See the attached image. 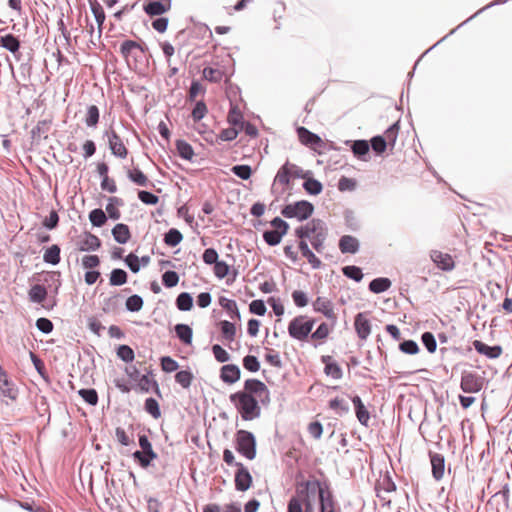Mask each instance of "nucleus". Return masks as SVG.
<instances>
[{
  "instance_id": "obj_6",
  "label": "nucleus",
  "mask_w": 512,
  "mask_h": 512,
  "mask_svg": "<svg viewBox=\"0 0 512 512\" xmlns=\"http://www.w3.org/2000/svg\"><path fill=\"white\" fill-rule=\"evenodd\" d=\"M312 494L308 491L306 482L297 489V495L291 497L288 502L287 512H303V510L315 511L313 507Z\"/></svg>"
},
{
  "instance_id": "obj_11",
  "label": "nucleus",
  "mask_w": 512,
  "mask_h": 512,
  "mask_svg": "<svg viewBox=\"0 0 512 512\" xmlns=\"http://www.w3.org/2000/svg\"><path fill=\"white\" fill-rule=\"evenodd\" d=\"M460 387L465 393H477L483 387V378L474 372L463 371Z\"/></svg>"
},
{
  "instance_id": "obj_34",
  "label": "nucleus",
  "mask_w": 512,
  "mask_h": 512,
  "mask_svg": "<svg viewBox=\"0 0 512 512\" xmlns=\"http://www.w3.org/2000/svg\"><path fill=\"white\" fill-rule=\"evenodd\" d=\"M175 382L178 383L182 388L189 389L193 380V373L188 370H180L175 374Z\"/></svg>"
},
{
  "instance_id": "obj_64",
  "label": "nucleus",
  "mask_w": 512,
  "mask_h": 512,
  "mask_svg": "<svg viewBox=\"0 0 512 512\" xmlns=\"http://www.w3.org/2000/svg\"><path fill=\"white\" fill-rule=\"evenodd\" d=\"M240 132V130L230 126L229 128L223 129L219 133L218 138L222 141H232L237 138Z\"/></svg>"
},
{
  "instance_id": "obj_37",
  "label": "nucleus",
  "mask_w": 512,
  "mask_h": 512,
  "mask_svg": "<svg viewBox=\"0 0 512 512\" xmlns=\"http://www.w3.org/2000/svg\"><path fill=\"white\" fill-rule=\"evenodd\" d=\"M221 338L224 342H232L236 335L235 322H221Z\"/></svg>"
},
{
  "instance_id": "obj_30",
  "label": "nucleus",
  "mask_w": 512,
  "mask_h": 512,
  "mask_svg": "<svg viewBox=\"0 0 512 512\" xmlns=\"http://www.w3.org/2000/svg\"><path fill=\"white\" fill-rule=\"evenodd\" d=\"M328 406L338 416H343L347 414L350 410L348 402L339 397L331 399L328 403Z\"/></svg>"
},
{
  "instance_id": "obj_21",
  "label": "nucleus",
  "mask_w": 512,
  "mask_h": 512,
  "mask_svg": "<svg viewBox=\"0 0 512 512\" xmlns=\"http://www.w3.org/2000/svg\"><path fill=\"white\" fill-rule=\"evenodd\" d=\"M240 369L237 365L226 364L221 367L220 379L227 384H233L240 378Z\"/></svg>"
},
{
  "instance_id": "obj_44",
  "label": "nucleus",
  "mask_w": 512,
  "mask_h": 512,
  "mask_svg": "<svg viewBox=\"0 0 512 512\" xmlns=\"http://www.w3.org/2000/svg\"><path fill=\"white\" fill-rule=\"evenodd\" d=\"M121 204V200L117 197H110L109 202L106 206V212L111 219L118 220L121 213L118 209V205Z\"/></svg>"
},
{
  "instance_id": "obj_51",
  "label": "nucleus",
  "mask_w": 512,
  "mask_h": 512,
  "mask_svg": "<svg viewBox=\"0 0 512 512\" xmlns=\"http://www.w3.org/2000/svg\"><path fill=\"white\" fill-rule=\"evenodd\" d=\"M314 308L315 310L322 312L323 315L326 316L327 318L334 317L331 303L327 300L318 298L314 303Z\"/></svg>"
},
{
  "instance_id": "obj_46",
  "label": "nucleus",
  "mask_w": 512,
  "mask_h": 512,
  "mask_svg": "<svg viewBox=\"0 0 512 512\" xmlns=\"http://www.w3.org/2000/svg\"><path fill=\"white\" fill-rule=\"evenodd\" d=\"M29 296L32 301L41 303L46 299L47 290L44 286L36 284L31 287Z\"/></svg>"
},
{
  "instance_id": "obj_41",
  "label": "nucleus",
  "mask_w": 512,
  "mask_h": 512,
  "mask_svg": "<svg viewBox=\"0 0 512 512\" xmlns=\"http://www.w3.org/2000/svg\"><path fill=\"white\" fill-rule=\"evenodd\" d=\"M145 411L150 414L154 419L161 417V410L158 401L155 398L149 397L144 402Z\"/></svg>"
},
{
  "instance_id": "obj_31",
  "label": "nucleus",
  "mask_w": 512,
  "mask_h": 512,
  "mask_svg": "<svg viewBox=\"0 0 512 512\" xmlns=\"http://www.w3.org/2000/svg\"><path fill=\"white\" fill-rule=\"evenodd\" d=\"M299 249L303 255L310 263L313 268H319L321 266V261L315 254L309 249L308 244L305 240L299 242Z\"/></svg>"
},
{
  "instance_id": "obj_17",
  "label": "nucleus",
  "mask_w": 512,
  "mask_h": 512,
  "mask_svg": "<svg viewBox=\"0 0 512 512\" xmlns=\"http://www.w3.org/2000/svg\"><path fill=\"white\" fill-rule=\"evenodd\" d=\"M431 260L436 264V266L444 271H451L455 262L452 256L448 253H443L438 250H433L430 254Z\"/></svg>"
},
{
  "instance_id": "obj_40",
  "label": "nucleus",
  "mask_w": 512,
  "mask_h": 512,
  "mask_svg": "<svg viewBox=\"0 0 512 512\" xmlns=\"http://www.w3.org/2000/svg\"><path fill=\"white\" fill-rule=\"evenodd\" d=\"M176 148L181 158L185 160H191L193 158L194 150L188 142L184 140H178L176 142Z\"/></svg>"
},
{
  "instance_id": "obj_52",
  "label": "nucleus",
  "mask_w": 512,
  "mask_h": 512,
  "mask_svg": "<svg viewBox=\"0 0 512 512\" xmlns=\"http://www.w3.org/2000/svg\"><path fill=\"white\" fill-rule=\"evenodd\" d=\"M89 220L96 227L103 226L107 221V216L102 209H94L89 213Z\"/></svg>"
},
{
  "instance_id": "obj_25",
  "label": "nucleus",
  "mask_w": 512,
  "mask_h": 512,
  "mask_svg": "<svg viewBox=\"0 0 512 512\" xmlns=\"http://www.w3.org/2000/svg\"><path fill=\"white\" fill-rule=\"evenodd\" d=\"M473 346L478 353L485 355L490 359L499 357L502 352L500 346H488L480 340H475L473 342Z\"/></svg>"
},
{
  "instance_id": "obj_14",
  "label": "nucleus",
  "mask_w": 512,
  "mask_h": 512,
  "mask_svg": "<svg viewBox=\"0 0 512 512\" xmlns=\"http://www.w3.org/2000/svg\"><path fill=\"white\" fill-rule=\"evenodd\" d=\"M237 471L235 473V488L237 491H247L252 484V475L242 463H235Z\"/></svg>"
},
{
  "instance_id": "obj_60",
  "label": "nucleus",
  "mask_w": 512,
  "mask_h": 512,
  "mask_svg": "<svg viewBox=\"0 0 512 512\" xmlns=\"http://www.w3.org/2000/svg\"><path fill=\"white\" fill-rule=\"evenodd\" d=\"M401 352L408 355H415L419 352L418 344L413 340H405L399 345Z\"/></svg>"
},
{
  "instance_id": "obj_28",
  "label": "nucleus",
  "mask_w": 512,
  "mask_h": 512,
  "mask_svg": "<svg viewBox=\"0 0 512 512\" xmlns=\"http://www.w3.org/2000/svg\"><path fill=\"white\" fill-rule=\"evenodd\" d=\"M112 235L115 241H117L120 244L127 243L131 238L129 227L123 223L115 225V227L112 229Z\"/></svg>"
},
{
  "instance_id": "obj_58",
  "label": "nucleus",
  "mask_w": 512,
  "mask_h": 512,
  "mask_svg": "<svg viewBox=\"0 0 512 512\" xmlns=\"http://www.w3.org/2000/svg\"><path fill=\"white\" fill-rule=\"evenodd\" d=\"M212 353L219 363H225L230 360L229 353L219 344L212 346Z\"/></svg>"
},
{
  "instance_id": "obj_32",
  "label": "nucleus",
  "mask_w": 512,
  "mask_h": 512,
  "mask_svg": "<svg viewBox=\"0 0 512 512\" xmlns=\"http://www.w3.org/2000/svg\"><path fill=\"white\" fill-rule=\"evenodd\" d=\"M302 179L305 180L303 183V188L307 193L311 195H318L322 192V184L318 180L312 178L310 174L306 177H302Z\"/></svg>"
},
{
  "instance_id": "obj_12",
  "label": "nucleus",
  "mask_w": 512,
  "mask_h": 512,
  "mask_svg": "<svg viewBox=\"0 0 512 512\" xmlns=\"http://www.w3.org/2000/svg\"><path fill=\"white\" fill-rule=\"evenodd\" d=\"M106 135L111 153L118 158L125 159L128 155V149L120 135L114 129L107 131Z\"/></svg>"
},
{
  "instance_id": "obj_63",
  "label": "nucleus",
  "mask_w": 512,
  "mask_h": 512,
  "mask_svg": "<svg viewBox=\"0 0 512 512\" xmlns=\"http://www.w3.org/2000/svg\"><path fill=\"white\" fill-rule=\"evenodd\" d=\"M343 274L348 278H351L355 281H360L363 278V273L361 269L357 266H346L343 268Z\"/></svg>"
},
{
  "instance_id": "obj_13",
  "label": "nucleus",
  "mask_w": 512,
  "mask_h": 512,
  "mask_svg": "<svg viewBox=\"0 0 512 512\" xmlns=\"http://www.w3.org/2000/svg\"><path fill=\"white\" fill-rule=\"evenodd\" d=\"M75 245L76 249L80 252L95 251L101 246V241L96 235L84 232L77 237Z\"/></svg>"
},
{
  "instance_id": "obj_22",
  "label": "nucleus",
  "mask_w": 512,
  "mask_h": 512,
  "mask_svg": "<svg viewBox=\"0 0 512 512\" xmlns=\"http://www.w3.org/2000/svg\"><path fill=\"white\" fill-rule=\"evenodd\" d=\"M137 387L142 393H149L152 390L158 397H162L158 382L148 375L141 376Z\"/></svg>"
},
{
  "instance_id": "obj_36",
  "label": "nucleus",
  "mask_w": 512,
  "mask_h": 512,
  "mask_svg": "<svg viewBox=\"0 0 512 512\" xmlns=\"http://www.w3.org/2000/svg\"><path fill=\"white\" fill-rule=\"evenodd\" d=\"M399 130V123L395 122L384 132V135L382 137L385 139V142L389 147H394L399 134Z\"/></svg>"
},
{
  "instance_id": "obj_2",
  "label": "nucleus",
  "mask_w": 512,
  "mask_h": 512,
  "mask_svg": "<svg viewBox=\"0 0 512 512\" xmlns=\"http://www.w3.org/2000/svg\"><path fill=\"white\" fill-rule=\"evenodd\" d=\"M306 486L312 494V498H318L319 512H341V508L327 483L319 480H308Z\"/></svg>"
},
{
  "instance_id": "obj_19",
  "label": "nucleus",
  "mask_w": 512,
  "mask_h": 512,
  "mask_svg": "<svg viewBox=\"0 0 512 512\" xmlns=\"http://www.w3.org/2000/svg\"><path fill=\"white\" fill-rule=\"evenodd\" d=\"M171 0H166V3L164 1H152L144 5L143 10L147 15L150 17L154 16H160L171 8Z\"/></svg>"
},
{
  "instance_id": "obj_15",
  "label": "nucleus",
  "mask_w": 512,
  "mask_h": 512,
  "mask_svg": "<svg viewBox=\"0 0 512 512\" xmlns=\"http://www.w3.org/2000/svg\"><path fill=\"white\" fill-rule=\"evenodd\" d=\"M0 394L12 401H15L19 395L17 385L9 378L5 370L0 375Z\"/></svg>"
},
{
  "instance_id": "obj_26",
  "label": "nucleus",
  "mask_w": 512,
  "mask_h": 512,
  "mask_svg": "<svg viewBox=\"0 0 512 512\" xmlns=\"http://www.w3.org/2000/svg\"><path fill=\"white\" fill-rule=\"evenodd\" d=\"M359 242L358 240L350 235H344L339 241V249L342 253L354 254L358 251Z\"/></svg>"
},
{
  "instance_id": "obj_1",
  "label": "nucleus",
  "mask_w": 512,
  "mask_h": 512,
  "mask_svg": "<svg viewBox=\"0 0 512 512\" xmlns=\"http://www.w3.org/2000/svg\"><path fill=\"white\" fill-rule=\"evenodd\" d=\"M243 420L250 421L256 418V378L247 379L243 390L229 396Z\"/></svg>"
},
{
  "instance_id": "obj_53",
  "label": "nucleus",
  "mask_w": 512,
  "mask_h": 512,
  "mask_svg": "<svg viewBox=\"0 0 512 512\" xmlns=\"http://www.w3.org/2000/svg\"><path fill=\"white\" fill-rule=\"evenodd\" d=\"M176 304L178 309L182 311H188L192 308L193 299L189 293L183 292L178 295Z\"/></svg>"
},
{
  "instance_id": "obj_55",
  "label": "nucleus",
  "mask_w": 512,
  "mask_h": 512,
  "mask_svg": "<svg viewBox=\"0 0 512 512\" xmlns=\"http://www.w3.org/2000/svg\"><path fill=\"white\" fill-rule=\"evenodd\" d=\"M135 50L142 51L139 43L133 40H126L121 44L120 51L125 58H128L133 54Z\"/></svg>"
},
{
  "instance_id": "obj_38",
  "label": "nucleus",
  "mask_w": 512,
  "mask_h": 512,
  "mask_svg": "<svg viewBox=\"0 0 512 512\" xmlns=\"http://www.w3.org/2000/svg\"><path fill=\"white\" fill-rule=\"evenodd\" d=\"M129 179L138 186L146 187L149 184L148 177L138 168L128 171Z\"/></svg>"
},
{
  "instance_id": "obj_54",
  "label": "nucleus",
  "mask_w": 512,
  "mask_h": 512,
  "mask_svg": "<svg viewBox=\"0 0 512 512\" xmlns=\"http://www.w3.org/2000/svg\"><path fill=\"white\" fill-rule=\"evenodd\" d=\"M160 365L164 372L172 373L178 370V362L170 356H162L160 358Z\"/></svg>"
},
{
  "instance_id": "obj_48",
  "label": "nucleus",
  "mask_w": 512,
  "mask_h": 512,
  "mask_svg": "<svg viewBox=\"0 0 512 512\" xmlns=\"http://www.w3.org/2000/svg\"><path fill=\"white\" fill-rule=\"evenodd\" d=\"M29 355H30V359H31L36 371L38 372V374L44 380L48 381V374H47L45 363L43 362V360L32 351H30Z\"/></svg>"
},
{
  "instance_id": "obj_56",
  "label": "nucleus",
  "mask_w": 512,
  "mask_h": 512,
  "mask_svg": "<svg viewBox=\"0 0 512 512\" xmlns=\"http://www.w3.org/2000/svg\"><path fill=\"white\" fill-rule=\"evenodd\" d=\"M127 281V273L122 269H114L110 275V284L113 286H120Z\"/></svg>"
},
{
  "instance_id": "obj_29",
  "label": "nucleus",
  "mask_w": 512,
  "mask_h": 512,
  "mask_svg": "<svg viewBox=\"0 0 512 512\" xmlns=\"http://www.w3.org/2000/svg\"><path fill=\"white\" fill-rule=\"evenodd\" d=\"M0 46L16 54L20 49V41L13 34L0 35Z\"/></svg>"
},
{
  "instance_id": "obj_50",
  "label": "nucleus",
  "mask_w": 512,
  "mask_h": 512,
  "mask_svg": "<svg viewBox=\"0 0 512 512\" xmlns=\"http://www.w3.org/2000/svg\"><path fill=\"white\" fill-rule=\"evenodd\" d=\"M421 342L430 354H433L436 352L437 342H436V338L433 333L424 332L421 335Z\"/></svg>"
},
{
  "instance_id": "obj_20",
  "label": "nucleus",
  "mask_w": 512,
  "mask_h": 512,
  "mask_svg": "<svg viewBox=\"0 0 512 512\" xmlns=\"http://www.w3.org/2000/svg\"><path fill=\"white\" fill-rule=\"evenodd\" d=\"M430 462L432 467V475L435 480L439 481L443 478L445 472V459L444 456L439 453H431Z\"/></svg>"
},
{
  "instance_id": "obj_7",
  "label": "nucleus",
  "mask_w": 512,
  "mask_h": 512,
  "mask_svg": "<svg viewBox=\"0 0 512 512\" xmlns=\"http://www.w3.org/2000/svg\"><path fill=\"white\" fill-rule=\"evenodd\" d=\"M311 174L310 171H303L299 166L286 162L277 172L274 183L287 188L291 180L306 177Z\"/></svg>"
},
{
  "instance_id": "obj_9",
  "label": "nucleus",
  "mask_w": 512,
  "mask_h": 512,
  "mask_svg": "<svg viewBox=\"0 0 512 512\" xmlns=\"http://www.w3.org/2000/svg\"><path fill=\"white\" fill-rule=\"evenodd\" d=\"M227 122L230 126L240 131L245 130L248 135L252 136L256 134L255 127L252 124L245 122L243 113L237 105H231L227 114Z\"/></svg>"
},
{
  "instance_id": "obj_24",
  "label": "nucleus",
  "mask_w": 512,
  "mask_h": 512,
  "mask_svg": "<svg viewBox=\"0 0 512 512\" xmlns=\"http://www.w3.org/2000/svg\"><path fill=\"white\" fill-rule=\"evenodd\" d=\"M321 361L325 364L324 372L327 376H330L333 379L342 378V369L335 361H333L331 356L324 355L321 357Z\"/></svg>"
},
{
  "instance_id": "obj_5",
  "label": "nucleus",
  "mask_w": 512,
  "mask_h": 512,
  "mask_svg": "<svg viewBox=\"0 0 512 512\" xmlns=\"http://www.w3.org/2000/svg\"><path fill=\"white\" fill-rule=\"evenodd\" d=\"M138 444L141 450L133 452L132 457L140 467L147 468L151 465L152 461L158 458V454L153 450L152 444L146 434L138 435Z\"/></svg>"
},
{
  "instance_id": "obj_59",
  "label": "nucleus",
  "mask_w": 512,
  "mask_h": 512,
  "mask_svg": "<svg viewBox=\"0 0 512 512\" xmlns=\"http://www.w3.org/2000/svg\"><path fill=\"white\" fill-rule=\"evenodd\" d=\"M208 112L207 106L204 101L200 100L196 102L195 107L192 110V118L195 122L200 121Z\"/></svg>"
},
{
  "instance_id": "obj_10",
  "label": "nucleus",
  "mask_w": 512,
  "mask_h": 512,
  "mask_svg": "<svg viewBox=\"0 0 512 512\" xmlns=\"http://www.w3.org/2000/svg\"><path fill=\"white\" fill-rule=\"evenodd\" d=\"M271 226L273 229L270 231H265L263 238L267 244L274 246L280 243L282 236L286 234L288 230V224L281 218L276 217L271 221Z\"/></svg>"
},
{
  "instance_id": "obj_4",
  "label": "nucleus",
  "mask_w": 512,
  "mask_h": 512,
  "mask_svg": "<svg viewBox=\"0 0 512 512\" xmlns=\"http://www.w3.org/2000/svg\"><path fill=\"white\" fill-rule=\"evenodd\" d=\"M235 450L243 457L252 460L256 457V437L247 430H237L235 433Z\"/></svg>"
},
{
  "instance_id": "obj_23",
  "label": "nucleus",
  "mask_w": 512,
  "mask_h": 512,
  "mask_svg": "<svg viewBox=\"0 0 512 512\" xmlns=\"http://www.w3.org/2000/svg\"><path fill=\"white\" fill-rule=\"evenodd\" d=\"M352 403L354 405L355 414L358 421L360 422V424L367 427L370 420V413L363 404L361 398L358 395H355L354 397H352Z\"/></svg>"
},
{
  "instance_id": "obj_3",
  "label": "nucleus",
  "mask_w": 512,
  "mask_h": 512,
  "mask_svg": "<svg viewBox=\"0 0 512 512\" xmlns=\"http://www.w3.org/2000/svg\"><path fill=\"white\" fill-rule=\"evenodd\" d=\"M296 236L300 241L309 239L313 248L321 253L323 251V244L326 238V229L324 224L319 219H312L305 225L298 227L295 230Z\"/></svg>"
},
{
  "instance_id": "obj_18",
  "label": "nucleus",
  "mask_w": 512,
  "mask_h": 512,
  "mask_svg": "<svg viewBox=\"0 0 512 512\" xmlns=\"http://www.w3.org/2000/svg\"><path fill=\"white\" fill-rule=\"evenodd\" d=\"M314 322H289L290 335L298 340L305 339L311 332Z\"/></svg>"
},
{
  "instance_id": "obj_47",
  "label": "nucleus",
  "mask_w": 512,
  "mask_h": 512,
  "mask_svg": "<svg viewBox=\"0 0 512 512\" xmlns=\"http://www.w3.org/2000/svg\"><path fill=\"white\" fill-rule=\"evenodd\" d=\"M219 304L221 305V307L223 309H225L227 311L229 317H231V318L240 317L239 313H238L236 302L234 300H231V299H228L225 297H220Z\"/></svg>"
},
{
  "instance_id": "obj_27",
  "label": "nucleus",
  "mask_w": 512,
  "mask_h": 512,
  "mask_svg": "<svg viewBox=\"0 0 512 512\" xmlns=\"http://www.w3.org/2000/svg\"><path fill=\"white\" fill-rule=\"evenodd\" d=\"M174 330H175L177 338L183 344L189 345V344L192 343L193 330H192V328L189 325L184 324V323H178L174 327Z\"/></svg>"
},
{
  "instance_id": "obj_62",
  "label": "nucleus",
  "mask_w": 512,
  "mask_h": 512,
  "mask_svg": "<svg viewBox=\"0 0 512 512\" xmlns=\"http://www.w3.org/2000/svg\"><path fill=\"white\" fill-rule=\"evenodd\" d=\"M356 185H357L356 180L343 176L339 179L338 189L341 192L353 191L356 188Z\"/></svg>"
},
{
  "instance_id": "obj_57",
  "label": "nucleus",
  "mask_w": 512,
  "mask_h": 512,
  "mask_svg": "<svg viewBox=\"0 0 512 512\" xmlns=\"http://www.w3.org/2000/svg\"><path fill=\"white\" fill-rule=\"evenodd\" d=\"M352 151L355 156L362 157L369 152V144L366 140H356L352 144Z\"/></svg>"
},
{
  "instance_id": "obj_35",
  "label": "nucleus",
  "mask_w": 512,
  "mask_h": 512,
  "mask_svg": "<svg viewBox=\"0 0 512 512\" xmlns=\"http://www.w3.org/2000/svg\"><path fill=\"white\" fill-rule=\"evenodd\" d=\"M116 355L125 363H132L135 359L134 350L126 344L119 345L116 350Z\"/></svg>"
},
{
  "instance_id": "obj_16",
  "label": "nucleus",
  "mask_w": 512,
  "mask_h": 512,
  "mask_svg": "<svg viewBox=\"0 0 512 512\" xmlns=\"http://www.w3.org/2000/svg\"><path fill=\"white\" fill-rule=\"evenodd\" d=\"M297 135H298L300 142L303 145H306L313 150H318L319 148H321L323 146L322 139L318 135L312 133L305 127H299L297 129Z\"/></svg>"
},
{
  "instance_id": "obj_8",
  "label": "nucleus",
  "mask_w": 512,
  "mask_h": 512,
  "mask_svg": "<svg viewBox=\"0 0 512 512\" xmlns=\"http://www.w3.org/2000/svg\"><path fill=\"white\" fill-rule=\"evenodd\" d=\"M313 211L314 206L310 202L302 200L286 205L281 213L286 218H297L302 221L308 219Z\"/></svg>"
},
{
  "instance_id": "obj_43",
  "label": "nucleus",
  "mask_w": 512,
  "mask_h": 512,
  "mask_svg": "<svg viewBox=\"0 0 512 512\" xmlns=\"http://www.w3.org/2000/svg\"><path fill=\"white\" fill-rule=\"evenodd\" d=\"M79 396L89 405L95 406L98 403V393L93 388H83L78 391Z\"/></svg>"
},
{
  "instance_id": "obj_61",
  "label": "nucleus",
  "mask_w": 512,
  "mask_h": 512,
  "mask_svg": "<svg viewBox=\"0 0 512 512\" xmlns=\"http://www.w3.org/2000/svg\"><path fill=\"white\" fill-rule=\"evenodd\" d=\"M162 282L168 288L175 287L179 282V276L175 271H166L162 275Z\"/></svg>"
},
{
  "instance_id": "obj_33",
  "label": "nucleus",
  "mask_w": 512,
  "mask_h": 512,
  "mask_svg": "<svg viewBox=\"0 0 512 512\" xmlns=\"http://www.w3.org/2000/svg\"><path fill=\"white\" fill-rule=\"evenodd\" d=\"M100 111L96 105H89L86 109L85 124L88 127H96L99 123Z\"/></svg>"
},
{
  "instance_id": "obj_45",
  "label": "nucleus",
  "mask_w": 512,
  "mask_h": 512,
  "mask_svg": "<svg viewBox=\"0 0 512 512\" xmlns=\"http://www.w3.org/2000/svg\"><path fill=\"white\" fill-rule=\"evenodd\" d=\"M183 240L181 232L175 228H171L164 236V242L170 247L177 246Z\"/></svg>"
},
{
  "instance_id": "obj_49",
  "label": "nucleus",
  "mask_w": 512,
  "mask_h": 512,
  "mask_svg": "<svg viewBox=\"0 0 512 512\" xmlns=\"http://www.w3.org/2000/svg\"><path fill=\"white\" fill-rule=\"evenodd\" d=\"M391 285L388 278H376L369 284V289L374 293H381L386 291Z\"/></svg>"
},
{
  "instance_id": "obj_42",
  "label": "nucleus",
  "mask_w": 512,
  "mask_h": 512,
  "mask_svg": "<svg viewBox=\"0 0 512 512\" xmlns=\"http://www.w3.org/2000/svg\"><path fill=\"white\" fill-rule=\"evenodd\" d=\"M43 259L46 263H50L53 265H56L60 262V248L58 245L54 244L51 247H49L44 255Z\"/></svg>"
},
{
  "instance_id": "obj_39",
  "label": "nucleus",
  "mask_w": 512,
  "mask_h": 512,
  "mask_svg": "<svg viewBox=\"0 0 512 512\" xmlns=\"http://www.w3.org/2000/svg\"><path fill=\"white\" fill-rule=\"evenodd\" d=\"M203 77L210 82L219 83L224 77V72L219 68L206 67L203 69Z\"/></svg>"
}]
</instances>
